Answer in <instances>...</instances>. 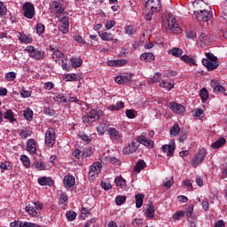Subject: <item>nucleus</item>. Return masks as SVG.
<instances>
[{
	"instance_id": "nucleus-11",
	"label": "nucleus",
	"mask_w": 227,
	"mask_h": 227,
	"mask_svg": "<svg viewBox=\"0 0 227 227\" xmlns=\"http://www.w3.org/2000/svg\"><path fill=\"white\" fill-rule=\"evenodd\" d=\"M139 146L140 145L137 142H131L129 144L128 146H126L123 149V154L125 155L133 154L138 150Z\"/></svg>"
},
{
	"instance_id": "nucleus-39",
	"label": "nucleus",
	"mask_w": 227,
	"mask_h": 227,
	"mask_svg": "<svg viewBox=\"0 0 227 227\" xmlns=\"http://www.w3.org/2000/svg\"><path fill=\"white\" fill-rule=\"evenodd\" d=\"M125 33H126V35H129V36H132V35H136L137 27L133 25H128L125 27Z\"/></svg>"
},
{
	"instance_id": "nucleus-12",
	"label": "nucleus",
	"mask_w": 227,
	"mask_h": 227,
	"mask_svg": "<svg viewBox=\"0 0 227 227\" xmlns=\"http://www.w3.org/2000/svg\"><path fill=\"white\" fill-rule=\"evenodd\" d=\"M51 5L55 11L56 16L67 14V12H65L66 7H64V4H62L61 3L57 1H52Z\"/></svg>"
},
{
	"instance_id": "nucleus-62",
	"label": "nucleus",
	"mask_w": 227,
	"mask_h": 227,
	"mask_svg": "<svg viewBox=\"0 0 227 227\" xmlns=\"http://www.w3.org/2000/svg\"><path fill=\"white\" fill-rule=\"evenodd\" d=\"M185 215V213L184 211H177L174 214L173 218L174 220H180Z\"/></svg>"
},
{
	"instance_id": "nucleus-14",
	"label": "nucleus",
	"mask_w": 227,
	"mask_h": 227,
	"mask_svg": "<svg viewBox=\"0 0 227 227\" xmlns=\"http://www.w3.org/2000/svg\"><path fill=\"white\" fill-rule=\"evenodd\" d=\"M160 7V0H147V2H145V8H147V10L158 12L159 8Z\"/></svg>"
},
{
	"instance_id": "nucleus-52",
	"label": "nucleus",
	"mask_w": 227,
	"mask_h": 227,
	"mask_svg": "<svg viewBox=\"0 0 227 227\" xmlns=\"http://www.w3.org/2000/svg\"><path fill=\"white\" fill-rule=\"evenodd\" d=\"M77 217V213L74 212V211H67L66 213V218L68 220V221H74L75 220Z\"/></svg>"
},
{
	"instance_id": "nucleus-31",
	"label": "nucleus",
	"mask_w": 227,
	"mask_h": 227,
	"mask_svg": "<svg viewBox=\"0 0 227 227\" xmlns=\"http://www.w3.org/2000/svg\"><path fill=\"white\" fill-rule=\"evenodd\" d=\"M126 64H127L126 59H115V60L109 61L107 63L109 67H123Z\"/></svg>"
},
{
	"instance_id": "nucleus-7",
	"label": "nucleus",
	"mask_w": 227,
	"mask_h": 227,
	"mask_svg": "<svg viewBox=\"0 0 227 227\" xmlns=\"http://www.w3.org/2000/svg\"><path fill=\"white\" fill-rule=\"evenodd\" d=\"M168 28L169 31H172V33H175L177 35L178 33H181V27L176 23V20L175 17L168 16L167 20Z\"/></svg>"
},
{
	"instance_id": "nucleus-10",
	"label": "nucleus",
	"mask_w": 227,
	"mask_h": 227,
	"mask_svg": "<svg viewBox=\"0 0 227 227\" xmlns=\"http://www.w3.org/2000/svg\"><path fill=\"white\" fill-rule=\"evenodd\" d=\"M137 143L149 148L153 149L154 147V141L152 139H148L145 136L140 135L137 137Z\"/></svg>"
},
{
	"instance_id": "nucleus-54",
	"label": "nucleus",
	"mask_w": 227,
	"mask_h": 227,
	"mask_svg": "<svg viewBox=\"0 0 227 227\" xmlns=\"http://www.w3.org/2000/svg\"><path fill=\"white\" fill-rule=\"evenodd\" d=\"M20 160L26 168L30 167V159L26 154L20 156Z\"/></svg>"
},
{
	"instance_id": "nucleus-26",
	"label": "nucleus",
	"mask_w": 227,
	"mask_h": 227,
	"mask_svg": "<svg viewBox=\"0 0 227 227\" xmlns=\"http://www.w3.org/2000/svg\"><path fill=\"white\" fill-rule=\"evenodd\" d=\"M145 215V217L147 219H153L155 216V208L153 205H149L147 207V209H145V212L144 213Z\"/></svg>"
},
{
	"instance_id": "nucleus-23",
	"label": "nucleus",
	"mask_w": 227,
	"mask_h": 227,
	"mask_svg": "<svg viewBox=\"0 0 227 227\" xmlns=\"http://www.w3.org/2000/svg\"><path fill=\"white\" fill-rule=\"evenodd\" d=\"M211 85L214 89V92H216L218 94L225 92V89L223 87V85H220L219 82L212 80Z\"/></svg>"
},
{
	"instance_id": "nucleus-35",
	"label": "nucleus",
	"mask_w": 227,
	"mask_h": 227,
	"mask_svg": "<svg viewBox=\"0 0 227 227\" xmlns=\"http://www.w3.org/2000/svg\"><path fill=\"white\" fill-rule=\"evenodd\" d=\"M169 54L176 58H180L184 54V51L180 48L175 47L169 51Z\"/></svg>"
},
{
	"instance_id": "nucleus-30",
	"label": "nucleus",
	"mask_w": 227,
	"mask_h": 227,
	"mask_svg": "<svg viewBox=\"0 0 227 227\" xmlns=\"http://www.w3.org/2000/svg\"><path fill=\"white\" fill-rule=\"evenodd\" d=\"M70 62L72 64V68L81 67L83 64L81 58H70Z\"/></svg>"
},
{
	"instance_id": "nucleus-21",
	"label": "nucleus",
	"mask_w": 227,
	"mask_h": 227,
	"mask_svg": "<svg viewBox=\"0 0 227 227\" xmlns=\"http://www.w3.org/2000/svg\"><path fill=\"white\" fill-rule=\"evenodd\" d=\"M27 147V152L30 154L34 155L36 153V143L34 138L28 139Z\"/></svg>"
},
{
	"instance_id": "nucleus-57",
	"label": "nucleus",
	"mask_w": 227,
	"mask_h": 227,
	"mask_svg": "<svg viewBox=\"0 0 227 227\" xmlns=\"http://www.w3.org/2000/svg\"><path fill=\"white\" fill-rule=\"evenodd\" d=\"M174 184V179L173 177L166 178L163 181V186L166 188H170Z\"/></svg>"
},
{
	"instance_id": "nucleus-53",
	"label": "nucleus",
	"mask_w": 227,
	"mask_h": 227,
	"mask_svg": "<svg viewBox=\"0 0 227 227\" xmlns=\"http://www.w3.org/2000/svg\"><path fill=\"white\" fill-rule=\"evenodd\" d=\"M61 68L66 72H70L73 70V67L68 65L65 59H61Z\"/></svg>"
},
{
	"instance_id": "nucleus-27",
	"label": "nucleus",
	"mask_w": 227,
	"mask_h": 227,
	"mask_svg": "<svg viewBox=\"0 0 227 227\" xmlns=\"http://www.w3.org/2000/svg\"><path fill=\"white\" fill-rule=\"evenodd\" d=\"M146 168V162L145 160H139L136 166L134 167V171L136 173H140L142 170H144Z\"/></svg>"
},
{
	"instance_id": "nucleus-44",
	"label": "nucleus",
	"mask_w": 227,
	"mask_h": 227,
	"mask_svg": "<svg viewBox=\"0 0 227 227\" xmlns=\"http://www.w3.org/2000/svg\"><path fill=\"white\" fill-rule=\"evenodd\" d=\"M181 128L178 123H175L170 129L169 132L171 136H178L180 134Z\"/></svg>"
},
{
	"instance_id": "nucleus-8",
	"label": "nucleus",
	"mask_w": 227,
	"mask_h": 227,
	"mask_svg": "<svg viewBox=\"0 0 227 227\" xmlns=\"http://www.w3.org/2000/svg\"><path fill=\"white\" fill-rule=\"evenodd\" d=\"M76 184L75 177L71 173H67L63 177V186L67 190L74 187Z\"/></svg>"
},
{
	"instance_id": "nucleus-48",
	"label": "nucleus",
	"mask_w": 227,
	"mask_h": 227,
	"mask_svg": "<svg viewBox=\"0 0 227 227\" xmlns=\"http://www.w3.org/2000/svg\"><path fill=\"white\" fill-rule=\"evenodd\" d=\"M200 97L201 98L202 103H205L208 99V98H209L208 91L205 88L202 89L200 91Z\"/></svg>"
},
{
	"instance_id": "nucleus-59",
	"label": "nucleus",
	"mask_w": 227,
	"mask_h": 227,
	"mask_svg": "<svg viewBox=\"0 0 227 227\" xmlns=\"http://www.w3.org/2000/svg\"><path fill=\"white\" fill-rule=\"evenodd\" d=\"M127 198L126 196H117L115 199V203L117 206H121L125 201H126Z\"/></svg>"
},
{
	"instance_id": "nucleus-47",
	"label": "nucleus",
	"mask_w": 227,
	"mask_h": 227,
	"mask_svg": "<svg viewBox=\"0 0 227 227\" xmlns=\"http://www.w3.org/2000/svg\"><path fill=\"white\" fill-rule=\"evenodd\" d=\"M160 87L166 89L168 91H170L172 89H174L175 84L174 83H167L165 80H162V82H160Z\"/></svg>"
},
{
	"instance_id": "nucleus-28",
	"label": "nucleus",
	"mask_w": 227,
	"mask_h": 227,
	"mask_svg": "<svg viewBox=\"0 0 227 227\" xmlns=\"http://www.w3.org/2000/svg\"><path fill=\"white\" fill-rule=\"evenodd\" d=\"M184 35L188 40H194L198 36V34H196V30L192 28H186L184 31Z\"/></svg>"
},
{
	"instance_id": "nucleus-22",
	"label": "nucleus",
	"mask_w": 227,
	"mask_h": 227,
	"mask_svg": "<svg viewBox=\"0 0 227 227\" xmlns=\"http://www.w3.org/2000/svg\"><path fill=\"white\" fill-rule=\"evenodd\" d=\"M140 60L151 63L155 60V55H153L152 52H144L142 55H140Z\"/></svg>"
},
{
	"instance_id": "nucleus-4",
	"label": "nucleus",
	"mask_w": 227,
	"mask_h": 227,
	"mask_svg": "<svg viewBox=\"0 0 227 227\" xmlns=\"http://www.w3.org/2000/svg\"><path fill=\"white\" fill-rule=\"evenodd\" d=\"M56 144V130L53 128H48L44 137V145L46 147L52 148Z\"/></svg>"
},
{
	"instance_id": "nucleus-45",
	"label": "nucleus",
	"mask_w": 227,
	"mask_h": 227,
	"mask_svg": "<svg viewBox=\"0 0 227 227\" xmlns=\"http://www.w3.org/2000/svg\"><path fill=\"white\" fill-rule=\"evenodd\" d=\"M65 79L67 82H72V81L78 82V81H80L79 76L76 74H74V73H71V74H66Z\"/></svg>"
},
{
	"instance_id": "nucleus-58",
	"label": "nucleus",
	"mask_w": 227,
	"mask_h": 227,
	"mask_svg": "<svg viewBox=\"0 0 227 227\" xmlns=\"http://www.w3.org/2000/svg\"><path fill=\"white\" fill-rule=\"evenodd\" d=\"M154 12H155L154 10H146V11H145V20L151 21L152 19H153L152 16L153 15Z\"/></svg>"
},
{
	"instance_id": "nucleus-1",
	"label": "nucleus",
	"mask_w": 227,
	"mask_h": 227,
	"mask_svg": "<svg viewBox=\"0 0 227 227\" xmlns=\"http://www.w3.org/2000/svg\"><path fill=\"white\" fill-rule=\"evenodd\" d=\"M103 115V112L100 108L91 109L86 115L82 116V121L86 125H90L94 121L100 119Z\"/></svg>"
},
{
	"instance_id": "nucleus-37",
	"label": "nucleus",
	"mask_w": 227,
	"mask_h": 227,
	"mask_svg": "<svg viewBox=\"0 0 227 227\" xmlns=\"http://www.w3.org/2000/svg\"><path fill=\"white\" fill-rule=\"evenodd\" d=\"M33 167L38 169L39 171H43L47 169V167L44 161L36 160L34 162Z\"/></svg>"
},
{
	"instance_id": "nucleus-60",
	"label": "nucleus",
	"mask_w": 227,
	"mask_h": 227,
	"mask_svg": "<svg viewBox=\"0 0 227 227\" xmlns=\"http://www.w3.org/2000/svg\"><path fill=\"white\" fill-rule=\"evenodd\" d=\"M206 59L209 60L210 62H218L217 61V57L215 56L213 53L211 52H207L206 53Z\"/></svg>"
},
{
	"instance_id": "nucleus-42",
	"label": "nucleus",
	"mask_w": 227,
	"mask_h": 227,
	"mask_svg": "<svg viewBox=\"0 0 227 227\" xmlns=\"http://www.w3.org/2000/svg\"><path fill=\"white\" fill-rule=\"evenodd\" d=\"M114 183L117 186L121 187V189L127 187V183L121 176L116 177Z\"/></svg>"
},
{
	"instance_id": "nucleus-46",
	"label": "nucleus",
	"mask_w": 227,
	"mask_h": 227,
	"mask_svg": "<svg viewBox=\"0 0 227 227\" xmlns=\"http://www.w3.org/2000/svg\"><path fill=\"white\" fill-rule=\"evenodd\" d=\"M145 196L143 194L136 195V207L140 208L143 206Z\"/></svg>"
},
{
	"instance_id": "nucleus-5",
	"label": "nucleus",
	"mask_w": 227,
	"mask_h": 227,
	"mask_svg": "<svg viewBox=\"0 0 227 227\" xmlns=\"http://www.w3.org/2000/svg\"><path fill=\"white\" fill-rule=\"evenodd\" d=\"M207 156V151L204 148L200 149L192 160V166L196 168L203 162Z\"/></svg>"
},
{
	"instance_id": "nucleus-18",
	"label": "nucleus",
	"mask_w": 227,
	"mask_h": 227,
	"mask_svg": "<svg viewBox=\"0 0 227 227\" xmlns=\"http://www.w3.org/2000/svg\"><path fill=\"white\" fill-rule=\"evenodd\" d=\"M202 65L207 67V71H214L219 67V62H213L209 61L207 59H203Z\"/></svg>"
},
{
	"instance_id": "nucleus-33",
	"label": "nucleus",
	"mask_w": 227,
	"mask_h": 227,
	"mask_svg": "<svg viewBox=\"0 0 227 227\" xmlns=\"http://www.w3.org/2000/svg\"><path fill=\"white\" fill-rule=\"evenodd\" d=\"M226 144V140L225 138L222 137L219 138L217 141H215V143H213L211 145V147L215 150H217L219 148H221L223 145H224Z\"/></svg>"
},
{
	"instance_id": "nucleus-29",
	"label": "nucleus",
	"mask_w": 227,
	"mask_h": 227,
	"mask_svg": "<svg viewBox=\"0 0 227 227\" xmlns=\"http://www.w3.org/2000/svg\"><path fill=\"white\" fill-rule=\"evenodd\" d=\"M32 134H33V131L28 128L22 129L21 130H20V133H19L21 139H27V137H30Z\"/></svg>"
},
{
	"instance_id": "nucleus-49",
	"label": "nucleus",
	"mask_w": 227,
	"mask_h": 227,
	"mask_svg": "<svg viewBox=\"0 0 227 227\" xmlns=\"http://www.w3.org/2000/svg\"><path fill=\"white\" fill-rule=\"evenodd\" d=\"M160 79H161V73L157 72L152 76V78H150L149 82H152V83L159 82Z\"/></svg>"
},
{
	"instance_id": "nucleus-34",
	"label": "nucleus",
	"mask_w": 227,
	"mask_h": 227,
	"mask_svg": "<svg viewBox=\"0 0 227 227\" xmlns=\"http://www.w3.org/2000/svg\"><path fill=\"white\" fill-rule=\"evenodd\" d=\"M124 103L122 101H119L116 103V105H111L107 107L108 110L110 111H119L122 108H124Z\"/></svg>"
},
{
	"instance_id": "nucleus-61",
	"label": "nucleus",
	"mask_w": 227,
	"mask_h": 227,
	"mask_svg": "<svg viewBox=\"0 0 227 227\" xmlns=\"http://www.w3.org/2000/svg\"><path fill=\"white\" fill-rule=\"evenodd\" d=\"M44 31H45V26L42 23H38L36 25V33L38 35H43V33H44Z\"/></svg>"
},
{
	"instance_id": "nucleus-13",
	"label": "nucleus",
	"mask_w": 227,
	"mask_h": 227,
	"mask_svg": "<svg viewBox=\"0 0 227 227\" xmlns=\"http://www.w3.org/2000/svg\"><path fill=\"white\" fill-rule=\"evenodd\" d=\"M100 172H101V164H100V162H95L90 168L89 176L90 177L95 178V177L98 176V174H100Z\"/></svg>"
},
{
	"instance_id": "nucleus-32",
	"label": "nucleus",
	"mask_w": 227,
	"mask_h": 227,
	"mask_svg": "<svg viewBox=\"0 0 227 227\" xmlns=\"http://www.w3.org/2000/svg\"><path fill=\"white\" fill-rule=\"evenodd\" d=\"M181 60L184 61L186 64H189L190 66H195L196 65V60L194 58L189 56V55H183L181 57Z\"/></svg>"
},
{
	"instance_id": "nucleus-6",
	"label": "nucleus",
	"mask_w": 227,
	"mask_h": 227,
	"mask_svg": "<svg viewBox=\"0 0 227 227\" xmlns=\"http://www.w3.org/2000/svg\"><path fill=\"white\" fill-rule=\"evenodd\" d=\"M194 14L199 21L204 22L208 21L213 17L211 11L207 10L194 11Z\"/></svg>"
},
{
	"instance_id": "nucleus-3",
	"label": "nucleus",
	"mask_w": 227,
	"mask_h": 227,
	"mask_svg": "<svg viewBox=\"0 0 227 227\" xmlns=\"http://www.w3.org/2000/svg\"><path fill=\"white\" fill-rule=\"evenodd\" d=\"M25 51L28 53L29 58L35 60H42L45 57V52L43 51L36 49L33 45L27 46Z\"/></svg>"
},
{
	"instance_id": "nucleus-25",
	"label": "nucleus",
	"mask_w": 227,
	"mask_h": 227,
	"mask_svg": "<svg viewBox=\"0 0 227 227\" xmlns=\"http://www.w3.org/2000/svg\"><path fill=\"white\" fill-rule=\"evenodd\" d=\"M38 184L42 186H52L54 185V181L51 177H39Z\"/></svg>"
},
{
	"instance_id": "nucleus-20",
	"label": "nucleus",
	"mask_w": 227,
	"mask_h": 227,
	"mask_svg": "<svg viewBox=\"0 0 227 227\" xmlns=\"http://www.w3.org/2000/svg\"><path fill=\"white\" fill-rule=\"evenodd\" d=\"M169 107H170V109H171L174 113L177 114H184V110H185V107H184V106H182V105H180V104H176V102L170 103V104H169Z\"/></svg>"
},
{
	"instance_id": "nucleus-15",
	"label": "nucleus",
	"mask_w": 227,
	"mask_h": 227,
	"mask_svg": "<svg viewBox=\"0 0 227 227\" xmlns=\"http://www.w3.org/2000/svg\"><path fill=\"white\" fill-rule=\"evenodd\" d=\"M175 150H176L175 141H173L171 145H163L161 146V151H162L164 153H167V156H168V157H172V156H174Z\"/></svg>"
},
{
	"instance_id": "nucleus-43",
	"label": "nucleus",
	"mask_w": 227,
	"mask_h": 227,
	"mask_svg": "<svg viewBox=\"0 0 227 227\" xmlns=\"http://www.w3.org/2000/svg\"><path fill=\"white\" fill-rule=\"evenodd\" d=\"M199 40L200 43H204L205 45H208L211 43L210 37L204 33H202L199 36Z\"/></svg>"
},
{
	"instance_id": "nucleus-40",
	"label": "nucleus",
	"mask_w": 227,
	"mask_h": 227,
	"mask_svg": "<svg viewBox=\"0 0 227 227\" xmlns=\"http://www.w3.org/2000/svg\"><path fill=\"white\" fill-rule=\"evenodd\" d=\"M53 100L58 103H67L68 102L63 93L57 94L56 96H54Z\"/></svg>"
},
{
	"instance_id": "nucleus-38",
	"label": "nucleus",
	"mask_w": 227,
	"mask_h": 227,
	"mask_svg": "<svg viewBox=\"0 0 227 227\" xmlns=\"http://www.w3.org/2000/svg\"><path fill=\"white\" fill-rule=\"evenodd\" d=\"M91 155H93V149L91 148V146L85 147L82 150V159L91 157Z\"/></svg>"
},
{
	"instance_id": "nucleus-64",
	"label": "nucleus",
	"mask_w": 227,
	"mask_h": 227,
	"mask_svg": "<svg viewBox=\"0 0 227 227\" xmlns=\"http://www.w3.org/2000/svg\"><path fill=\"white\" fill-rule=\"evenodd\" d=\"M11 227H25L24 223L20 221H15L10 223Z\"/></svg>"
},
{
	"instance_id": "nucleus-36",
	"label": "nucleus",
	"mask_w": 227,
	"mask_h": 227,
	"mask_svg": "<svg viewBox=\"0 0 227 227\" xmlns=\"http://www.w3.org/2000/svg\"><path fill=\"white\" fill-rule=\"evenodd\" d=\"M0 168L2 173H4L5 170L10 171L12 169V165L10 161L1 162Z\"/></svg>"
},
{
	"instance_id": "nucleus-50",
	"label": "nucleus",
	"mask_w": 227,
	"mask_h": 227,
	"mask_svg": "<svg viewBox=\"0 0 227 227\" xmlns=\"http://www.w3.org/2000/svg\"><path fill=\"white\" fill-rule=\"evenodd\" d=\"M25 210L32 216L37 215V212L35 210V207H34L32 205H27L25 208Z\"/></svg>"
},
{
	"instance_id": "nucleus-24",
	"label": "nucleus",
	"mask_w": 227,
	"mask_h": 227,
	"mask_svg": "<svg viewBox=\"0 0 227 227\" xmlns=\"http://www.w3.org/2000/svg\"><path fill=\"white\" fill-rule=\"evenodd\" d=\"M3 117L8 120L11 123H13L16 121L15 114L11 109H7L4 114Z\"/></svg>"
},
{
	"instance_id": "nucleus-16",
	"label": "nucleus",
	"mask_w": 227,
	"mask_h": 227,
	"mask_svg": "<svg viewBox=\"0 0 227 227\" xmlns=\"http://www.w3.org/2000/svg\"><path fill=\"white\" fill-rule=\"evenodd\" d=\"M132 76H133V74L118 75L115 78V82H117L118 84H126L131 81Z\"/></svg>"
},
{
	"instance_id": "nucleus-41",
	"label": "nucleus",
	"mask_w": 227,
	"mask_h": 227,
	"mask_svg": "<svg viewBox=\"0 0 227 227\" xmlns=\"http://www.w3.org/2000/svg\"><path fill=\"white\" fill-rule=\"evenodd\" d=\"M51 57H52V60L57 62L58 59H62L64 57V53L59 50H55L53 51Z\"/></svg>"
},
{
	"instance_id": "nucleus-55",
	"label": "nucleus",
	"mask_w": 227,
	"mask_h": 227,
	"mask_svg": "<svg viewBox=\"0 0 227 227\" xmlns=\"http://www.w3.org/2000/svg\"><path fill=\"white\" fill-rule=\"evenodd\" d=\"M20 41L22 43H26V44H28V43H31L33 42L32 38L28 37L27 35H21L20 36Z\"/></svg>"
},
{
	"instance_id": "nucleus-2",
	"label": "nucleus",
	"mask_w": 227,
	"mask_h": 227,
	"mask_svg": "<svg viewBox=\"0 0 227 227\" xmlns=\"http://www.w3.org/2000/svg\"><path fill=\"white\" fill-rule=\"evenodd\" d=\"M59 23V31L63 35H67L70 28V17L67 13L60 16H56Z\"/></svg>"
},
{
	"instance_id": "nucleus-51",
	"label": "nucleus",
	"mask_w": 227,
	"mask_h": 227,
	"mask_svg": "<svg viewBox=\"0 0 227 227\" xmlns=\"http://www.w3.org/2000/svg\"><path fill=\"white\" fill-rule=\"evenodd\" d=\"M24 117L27 120V121H32L33 120V115H34V113L33 111L30 109V108H27L25 111H24Z\"/></svg>"
},
{
	"instance_id": "nucleus-17",
	"label": "nucleus",
	"mask_w": 227,
	"mask_h": 227,
	"mask_svg": "<svg viewBox=\"0 0 227 227\" xmlns=\"http://www.w3.org/2000/svg\"><path fill=\"white\" fill-rule=\"evenodd\" d=\"M108 134L112 141L120 142L121 140V136L115 128H109Z\"/></svg>"
},
{
	"instance_id": "nucleus-56",
	"label": "nucleus",
	"mask_w": 227,
	"mask_h": 227,
	"mask_svg": "<svg viewBox=\"0 0 227 227\" xmlns=\"http://www.w3.org/2000/svg\"><path fill=\"white\" fill-rule=\"evenodd\" d=\"M16 79V73L15 72H8L5 74V80L8 82H13Z\"/></svg>"
},
{
	"instance_id": "nucleus-9",
	"label": "nucleus",
	"mask_w": 227,
	"mask_h": 227,
	"mask_svg": "<svg viewBox=\"0 0 227 227\" xmlns=\"http://www.w3.org/2000/svg\"><path fill=\"white\" fill-rule=\"evenodd\" d=\"M23 12H24V16L26 18L32 20L35 12V5L31 3H26L23 5Z\"/></svg>"
},
{
	"instance_id": "nucleus-63",
	"label": "nucleus",
	"mask_w": 227,
	"mask_h": 227,
	"mask_svg": "<svg viewBox=\"0 0 227 227\" xmlns=\"http://www.w3.org/2000/svg\"><path fill=\"white\" fill-rule=\"evenodd\" d=\"M6 12H7L6 6L4 4L3 2H0V16L5 15Z\"/></svg>"
},
{
	"instance_id": "nucleus-19",
	"label": "nucleus",
	"mask_w": 227,
	"mask_h": 227,
	"mask_svg": "<svg viewBox=\"0 0 227 227\" xmlns=\"http://www.w3.org/2000/svg\"><path fill=\"white\" fill-rule=\"evenodd\" d=\"M98 35L101 38L102 41L104 42H112L114 41V43H117V39H114V35L112 33H108V32H98Z\"/></svg>"
}]
</instances>
